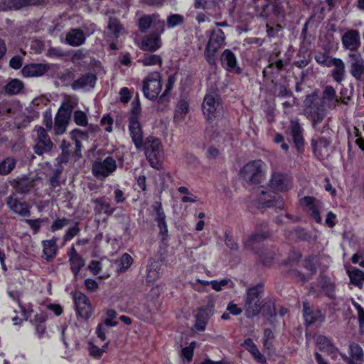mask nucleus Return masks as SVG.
Listing matches in <instances>:
<instances>
[{
  "instance_id": "obj_1",
  "label": "nucleus",
  "mask_w": 364,
  "mask_h": 364,
  "mask_svg": "<svg viewBox=\"0 0 364 364\" xmlns=\"http://www.w3.org/2000/svg\"><path fill=\"white\" fill-rule=\"evenodd\" d=\"M349 97L338 96L336 90L331 85L323 88L321 98L316 95H310L304 100V113L312 122L313 126L321 122L328 110L335 109L340 103L347 104Z\"/></svg>"
},
{
  "instance_id": "obj_2",
  "label": "nucleus",
  "mask_w": 364,
  "mask_h": 364,
  "mask_svg": "<svg viewBox=\"0 0 364 364\" xmlns=\"http://www.w3.org/2000/svg\"><path fill=\"white\" fill-rule=\"evenodd\" d=\"M262 291V285H257L247 289L244 304L247 317L252 318L259 313L262 307L260 298Z\"/></svg>"
},
{
  "instance_id": "obj_3",
  "label": "nucleus",
  "mask_w": 364,
  "mask_h": 364,
  "mask_svg": "<svg viewBox=\"0 0 364 364\" xmlns=\"http://www.w3.org/2000/svg\"><path fill=\"white\" fill-rule=\"evenodd\" d=\"M265 164L261 160H255L245 164L240 171L241 177L250 183H261Z\"/></svg>"
},
{
  "instance_id": "obj_4",
  "label": "nucleus",
  "mask_w": 364,
  "mask_h": 364,
  "mask_svg": "<svg viewBox=\"0 0 364 364\" xmlns=\"http://www.w3.org/2000/svg\"><path fill=\"white\" fill-rule=\"evenodd\" d=\"M224 41L225 34L221 30L212 31L205 50V59L210 65H215L216 53L223 45Z\"/></svg>"
},
{
  "instance_id": "obj_5",
  "label": "nucleus",
  "mask_w": 364,
  "mask_h": 364,
  "mask_svg": "<svg viewBox=\"0 0 364 364\" xmlns=\"http://www.w3.org/2000/svg\"><path fill=\"white\" fill-rule=\"evenodd\" d=\"M72 109L73 107L68 102L63 104L59 108L52 128L55 136L62 135L65 132L71 117Z\"/></svg>"
},
{
  "instance_id": "obj_6",
  "label": "nucleus",
  "mask_w": 364,
  "mask_h": 364,
  "mask_svg": "<svg viewBox=\"0 0 364 364\" xmlns=\"http://www.w3.org/2000/svg\"><path fill=\"white\" fill-rule=\"evenodd\" d=\"M203 112L207 120L213 122L221 114L220 97L215 93L207 94L203 103Z\"/></svg>"
},
{
  "instance_id": "obj_7",
  "label": "nucleus",
  "mask_w": 364,
  "mask_h": 364,
  "mask_svg": "<svg viewBox=\"0 0 364 364\" xmlns=\"http://www.w3.org/2000/svg\"><path fill=\"white\" fill-rule=\"evenodd\" d=\"M117 169V162L112 156L104 160L97 159L92 164V173L100 180H103L114 173Z\"/></svg>"
},
{
  "instance_id": "obj_8",
  "label": "nucleus",
  "mask_w": 364,
  "mask_h": 364,
  "mask_svg": "<svg viewBox=\"0 0 364 364\" xmlns=\"http://www.w3.org/2000/svg\"><path fill=\"white\" fill-rule=\"evenodd\" d=\"M140 113V108L138 104L134 106L132 115L129 119V129L130 135L132 138L136 146L139 148L143 144L142 131L140 124L138 121Z\"/></svg>"
},
{
  "instance_id": "obj_9",
  "label": "nucleus",
  "mask_w": 364,
  "mask_h": 364,
  "mask_svg": "<svg viewBox=\"0 0 364 364\" xmlns=\"http://www.w3.org/2000/svg\"><path fill=\"white\" fill-rule=\"evenodd\" d=\"M35 131L37 134L36 144L33 146L35 153L41 156L50 152L53 148V143L47 134L46 129L43 127H36Z\"/></svg>"
},
{
  "instance_id": "obj_10",
  "label": "nucleus",
  "mask_w": 364,
  "mask_h": 364,
  "mask_svg": "<svg viewBox=\"0 0 364 364\" xmlns=\"http://www.w3.org/2000/svg\"><path fill=\"white\" fill-rule=\"evenodd\" d=\"M300 203L306 213L310 215L317 223H321L322 219L320 216L321 211L323 208L321 201L313 197L306 196L301 199Z\"/></svg>"
},
{
  "instance_id": "obj_11",
  "label": "nucleus",
  "mask_w": 364,
  "mask_h": 364,
  "mask_svg": "<svg viewBox=\"0 0 364 364\" xmlns=\"http://www.w3.org/2000/svg\"><path fill=\"white\" fill-rule=\"evenodd\" d=\"M6 203L11 211L20 216L31 215V206L26 201L19 200L16 193H12L7 198Z\"/></svg>"
},
{
  "instance_id": "obj_12",
  "label": "nucleus",
  "mask_w": 364,
  "mask_h": 364,
  "mask_svg": "<svg viewBox=\"0 0 364 364\" xmlns=\"http://www.w3.org/2000/svg\"><path fill=\"white\" fill-rule=\"evenodd\" d=\"M143 91L146 98L151 100L157 98L159 93V73H152L146 78Z\"/></svg>"
},
{
  "instance_id": "obj_13",
  "label": "nucleus",
  "mask_w": 364,
  "mask_h": 364,
  "mask_svg": "<svg viewBox=\"0 0 364 364\" xmlns=\"http://www.w3.org/2000/svg\"><path fill=\"white\" fill-rule=\"evenodd\" d=\"M350 63V73L357 80H364V60L359 52L348 55Z\"/></svg>"
},
{
  "instance_id": "obj_14",
  "label": "nucleus",
  "mask_w": 364,
  "mask_h": 364,
  "mask_svg": "<svg viewBox=\"0 0 364 364\" xmlns=\"http://www.w3.org/2000/svg\"><path fill=\"white\" fill-rule=\"evenodd\" d=\"M146 156L150 165L156 168H159V140L149 137L146 142Z\"/></svg>"
},
{
  "instance_id": "obj_15",
  "label": "nucleus",
  "mask_w": 364,
  "mask_h": 364,
  "mask_svg": "<svg viewBox=\"0 0 364 364\" xmlns=\"http://www.w3.org/2000/svg\"><path fill=\"white\" fill-rule=\"evenodd\" d=\"M343 48L350 53L357 52L360 46V33L357 30L350 29L343 33L341 37Z\"/></svg>"
},
{
  "instance_id": "obj_16",
  "label": "nucleus",
  "mask_w": 364,
  "mask_h": 364,
  "mask_svg": "<svg viewBox=\"0 0 364 364\" xmlns=\"http://www.w3.org/2000/svg\"><path fill=\"white\" fill-rule=\"evenodd\" d=\"M73 299L78 314L88 318L92 314V306L88 298L82 293L77 291L73 294Z\"/></svg>"
},
{
  "instance_id": "obj_17",
  "label": "nucleus",
  "mask_w": 364,
  "mask_h": 364,
  "mask_svg": "<svg viewBox=\"0 0 364 364\" xmlns=\"http://www.w3.org/2000/svg\"><path fill=\"white\" fill-rule=\"evenodd\" d=\"M257 191V201L262 207H282V203L277 200V195L274 193L269 191L264 187L258 188Z\"/></svg>"
},
{
  "instance_id": "obj_18",
  "label": "nucleus",
  "mask_w": 364,
  "mask_h": 364,
  "mask_svg": "<svg viewBox=\"0 0 364 364\" xmlns=\"http://www.w3.org/2000/svg\"><path fill=\"white\" fill-rule=\"evenodd\" d=\"M222 66L228 71L240 74L242 72L235 55L229 49L225 50L220 57Z\"/></svg>"
},
{
  "instance_id": "obj_19",
  "label": "nucleus",
  "mask_w": 364,
  "mask_h": 364,
  "mask_svg": "<svg viewBox=\"0 0 364 364\" xmlns=\"http://www.w3.org/2000/svg\"><path fill=\"white\" fill-rule=\"evenodd\" d=\"M269 186L274 191H287L291 186V178L287 175L274 173L269 181Z\"/></svg>"
},
{
  "instance_id": "obj_20",
  "label": "nucleus",
  "mask_w": 364,
  "mask_h": 364,
  "mask_svg": "<svg viewBox=\"0 0 364 364\" xmlns=\"http://www.w3.org/2000/svg\"><path fill=\"white\" fill-rule=\"evenodd\" d=\"M349 355H343L347 364H363L364 352L361 346L357 343H351L348 348Z\"/></svg>"
},
{
  "instance_id": "obj_21",
  "label": "nucleus",
  "mask_w": 364,
  "mask_h": 364,
  "mask_svg": "<svg viewBox=\"0 0 364 364\" xmlns=\"http://www.w3.org/2000/svg\"><path fill=\"white\" fill-rule=\"evenodd\" d=\"M330 67H333L331 75L338 84L341 83L346 77V65L344 61L338 58H333Z\"/></svg>"
},
{
  "instance_id": "obj_22",
  "label": "nucleus",
  "mask_w": 364,
  "mask_h": 364,
  "mask_svg": "<svg viewBox=\"0 0 364 364\" xmlns=\"http://www.w3.org/2000/svg\"><path fill=\"white\" fill-rule=\"evenodd\" d=\"M49 70V66L45 64H30L24 66L22 74L24 77H38L43 75Z\"/></svg>"
},
{
  "instance_id": "obj_23",
  "label": "nucleus",
  "mask_w": 364,
  "mask_h": 364,
  "mask_svg": "<svg viewBox=\"0 0 364 364\" xmlns=\"http://www.w3.org/2000/svg\"><path fill=\"white\" fill-rule=\"evenodd\" d=\"M97 77L92 73H86L72 83L74 90L83 88H92L95 86Z\"/></svg>"
},
{
  "instance_id": "obj_24",
  "label": "nucleus",
  "mask_w": 364,
  "mask_h": 364,
  "mask_svg": "<svg viewBox=\"0 0 364 364\" xmlns=\"http://www.w3.org/2000/svg\"><path fill=\"white\" fill-rule=\"evenodd\" d=\"M65 41L72 46H79L85 43V36L82 30L74 28L67 33Z\"/></svg>"
},
{
  "instance_id": "obj_25",
  "label": "nucleus",
  "mask_w": 364,
  "mask_h": 364,
  "mask_svg": "<svg viewBox=\"0 0 364 364\" xmlns=\"http://www.w3.org/2000/svg\"><path fill=\"white\" fill-rule=\"evenodd\" d=\"M291 136L298 151H300L304 144L302 128L297 121L292 120L290 124Z\"/></svg>"
},
{
  "instance_id": "obj_26",
  "label": "nucleus",
  "mask_w": 364,
  "mask_h": 364,
  "mask_svg": "<svg viewBox=\"0 0 364 364\" xmlns=\"http://www.w3.org/2000/svg\"><path fill=\"white\" fill-rule=\"evenodd\" d=\"M189 112V102L186 98L181 99L175 109L174 119L177 123L183 122Z\"/></svg>"
},
{
  "instance_id": "obj_27",
  "label": "nucleus",
  "mask_w": 364,
  "mask_h": 364,
  "mask_svg": "<svg viewBox=\"0 0 364 364\" xmlns=\"http://www.w3.org/2000/svg\"><path fill=\"white\" fill-rule=\"evenodd\" d=\"M303 306L304 317L306 323L310 325L316 322L321 323L323 321V316L321 311H309L310 310V306L307 302H304Z\"/></svg>"
},
{
  "instance_id": "obj_28",
  "label": "nucleus",
  "mask_w": 364,
  "mask_h": 364,
  "mask_svg": "<svg viewBox=\"0 0 364 364\" xmlns=\"http://www.w3.org/2000/svg\"><path fill=\"white\" fill-rule=\"evenodd\" d=\"M11 183L15 191L14 193H16V195L17 193L24 194L28 193L32 186V183L25 178L14 179Z\"/></svg>"
},
{
  "instance_id": "obj_29",
  "label": "nucleus",
  "mask_w": 364,
  "mask_h": 364,
  "mask_svg": "<svg viewBox=\"0 0 364 364\" xmlns=\"http://www.w3.org/2000/svg\"><path fill=\"white\" fill-rule=\"evenodd\" d=\"M24 85L22 81L14 78L10 80L4 86L5 92L9 95H18L23 89Z\"/></svg>"
},
{
  "instance_id": "obj_30",
  "label": "nucleus",
  "mask_w": 364,
  "mask_h": 364,
  "mask_svg": "<svg viewBox=\"0 0 364 364\" xmlns=\"http://www.w3.org/2000/svg\"><path fill=\"white\" fill-rule=\"evenodd\" d=\"M159 46V38L158 33H153L142 41L141 48L144 50L154 51Z\"/></svg>"
},
{
  "instance_id": "obj_31",
  "label": "nucleus",
  "mask_w": 364,
  "mask_h": 364,
  "mask_svg": "<svg viewBox=\"0 0 364 364\" xmlns=\"http://www.w3.org/2000/svg\"><path fill=\"white\" fill-rule=\"evenodd\" d=\"M93 203L95 204V210L98 213H104L110 215L114 211V208L111 207L105 198H96L93 200Z\"/></svg>"
},
{
  "instance_id": "obj_32",
  "label": "nucleus",
  "mask_w": 364,
  "mask_h": 364,
  "mask_svg": "<svg viewBox=\"0 0 364 364\" xmlns=\"http://www.w3.org/2000/svg\"><path fill=\"white\" fill-rule=\"evenodd\" d=\"M56 241L50 240L43 242V254L47 260L53 259L56 255Z\"/></svg>"
},
{
  "instance_id": "obj_33",
  "label": "nucleus",
  "mask_w": 364,
  "mask_h": 364,
  "mask_svg": "<svg viewBox=\"0 0 364 364\" xmlns=\"http://www.w3.org/2000/svg\"><path fill=\"white\" fill-rule=\"evenodd\" d=\"M70 270L74 275L75 279H77L80 269L85 265V259L81 257L69 259Z\"/></svg>"
},
{
  "instance_id": "obj_34",
  "label": "nucleus",
  "mask_w": 364,
  "mask_h": 364,
  "mask_svg": "<svg viewBox=\"0 0 364 364\" xmlns=\"http://www.w3.org/2000/svg\"><path fill=\"white\" fill-rule=\"evenodd\" d=\"M122 31L123 28L118 20L115 18H109V21L107 25V32L111 36L118 38L122 33Z\"/></svg>"
},
{
  "instance_id": "obj_35",
  "label": "nucleus",
  "mask_w": 364,
  "mask_h": 364,
  "mask_svg": "<svg viewBox=\"0 0 364 364\" xmlns=\"http://www.w3.org/2000/svg\"><path fill=\"white\" fill-rule=\"evenodd\" d=\"M133 259L132 257L127 254L124 253L122 255V257L116 261V264L118 265L117 272L122 273L127 271L132 264Z\"/></svg>"
},
{
  "instance_id": "obj_36",
  "label": "nucleus",
  "mask_w": 364,
  "mask_h": 364,
  "mask_svg": "<svg viewBox=\"0 0 364 364\" xmlns=\"http://www.w3.org/2000/svg\"><path fill=\"white\" fill-rule=\"evenodd\" d=\"M283 66V61L282 60L274 61L271 57L267 68H264L262 71L264 77H266L269 73H273L274 69L278 73L282 69Z\"/></svg>"
},
{
  "instance_id": "obj_37",
  "label": "nucleus",
  "mask_w": 364,
  "mask_h": 364,
  "mask_svg": "<svg viewBox=\"0 0 364 364\" xmlns=\"http://www.w3.org/2000/svg\"><path fill=\"white\" fill-rule=\"evenodd\" d=\"M16 161L13 158H6L0 162V174L7 175L14 168Z\"/></svg>"
},
{
  "instance_id": "obj_38",
  "label": "nucleus",
  "mask_w": 364,
  "mask_h": 364,
  "mask_svg": "<svg viewBox=\"0 0 364 364\" xmlns=\"http://www.w3.org/2000/svg\"><path fill=\"white\" fill-rule=\"evenodd\" d=\"M349 277L350 282L356 285L361 284L364 281V272L359 269H354L349 272Z\"/></svg>"
},
{
  "instance_id": "obj_39",
  "label": "nucleus",
  "mask_w": 364,
  "mask_h": 364,
  "mask_svg": "<svg viewBox=\"0 0 364 364\" xmlns=\"http://www.w3.org/2000/svg\"><path fill=\"white\" fill-rule=\"evenodd\" d=\"M330 145V141L326 138H319L318 139L312 140V146L315 151L322 153L323 149H327Z\"/></svg>"
},
{
  "instance_id": "obj_40",
  "label": "nucleus",
  "mask_w": 364,
  "mask_h": 364,
  "mask_svg": "<svg viewBox=\"0 0 364 364\" xmlns=\"http://www.w3.org/2000/svg\"><path fill=\"white\" fill-rule=\"evenodd\" d=\"M159 277V273L157 270V265L151 264L148 269L146 275V282L149 284H154Z\"/></svg>"
},
{
  "instance_id": "obj_41",
  "label": "nucleus",
  "mask_w": 364,
  "mask_h": 364,
  "mask_svg": "<svg viewBox=\"0 0 364 364\" xmlns=\"http://www.w3.org/2000/svg\"><path fill=\"white\" fill-rule=\"evenodd\" d=\"M196 7L203 9L206 11H210L215 6V0H196Z\"/></svg>"
},
{
  "instance_id": "obj_42",
  "label": "nucleus",
  "mask_w": 364,
  "mask_h": 364,
  "mask_svg": "<svg viewBox=\"0 0 364 364\" xmlns=\"http://www.w3.org/2000/svg\"><path fill=\"white\" fill-rule=\"evenodd\" d=\"M74 121L80 126H86L87 124V117L86 114L80 110L75 111L74 113Z\"/></svg>"
},
{
  "instance_id": "obj_43",
  "label": "nucleus",
  "mask_w": 364,
  "mask_h": 364,
  "mask_svg": "<svg viewBox=\"0 0 364 364\" xmlns=\"http://www.w3.org/2000/svg\"><path fill=\"white\" fill-rule=\"evenodd\" d=\"M314 58L318 64L323 66L330 67L333 57L321 53L315 55Z\"/></svg>"
},
{
  "instance_id": "obj_44",
  "label": "nucleus",
  "mask_w": 364,
  "mask_h": 364,
  "mask_svg": "<svg viewBox=\"0 0 364 364\" xmlns=\"http://www.w3.org/2000/svg\"><path fill=\"white\" fill-rule=\"evenodd\" d=\"M266 237L264 233H255L252 235L248 237L247 240L245 241V245L248 249H252V245L255 242H259L261 239Z\"/></svg>"
},
{
  "instance_id": "obj_45",
  "label": "nucleus",
  "mask_w": 364,
  "mask_h": 364,
  "mask_svg": "<svg viewBox=\"0 0 364 364\" xmlns=\"http://www.w3.org/2000/svg\"><path fill=\"white\" fill-rule=\"evenodd\" d=\"M196 343L192 341L188 346L182 349V356L186 358L188 361L192 359L193 355V350L196 348Z\"/></svg>"
},
{
  "instance_id": "obj_46",
  "label": "nucleus",
  "mask_w": 364,
  "mask_h": 364,
  "mask_svg": "<svg viewBox=\"0 0 364 364\" xmlns=\"http://www.w3.org/2000/svg\"><path fill=\"white\" fill-rule=\"evenodd\" d=\"M153 24V20L150 16H145L139 19V26L142 31H145Z\"/></svg>"
},
{
  "instance_id": "obj_47",
  "label": "nucleus",
  "mask_w": 364,
  "mask_h": 364,
  "mask_svg": "<svg viewBox=\"0 0 364 364\" xmlns=\"http://www.w3.org/2000/svg\"><path fill=\"white\" fill-rule=\"evenodd\" d=\"M146 66L154 65L159 63V57L157 55H147L141 60Z\"/></svg>"
},
{
  "instance_id": "obj_48",
  "label": "nucleus",
  "mask_w": 364,
  "mask_h": 364,
  "mask_svg": "<svg viewBox=\"0 0 364 364\" xmlns=\"http://www.w3.org/2000/svg\"><path fill=\"white\" fill-rule=\"evenodd\" d=\"M88 350L90 355L94 357L95 358H100L105 352V350L102 348H100L97 346H95L92 343H90Z\"/></svg>"
},
{
  "instance_id": "obj_49",
  "label": "nucleus",
  "mask_w": 364,
  "mask_h": 364,
  "mask_svg": "<svg viewBox=\"0 0 364 364\" xmlns=\"http://www.w3.org/2000/svg\"><path fill=\"white\" fill-rule=\"evenodd\" d=\"M203 310L197 316L195 327L198 331H203L206 326V318L203 317Z\"/></svg>"
},
{
  "instance_id": "obj_50",
  "label": "nucleus",
  "mask_w": 364,
  "mask_h": 364,
  "mask_svg": "<svg viewBox=\"0 0 364 364\" xmlns=\"http://www.w3.org/2000/svg\"><path fill=\"white\" fill-rule=\"evenodd\" d=\"M43 221V219L38 218L35 220L32 219H26L25 222L30 226V228L33 230L34 233L38 232L41 228V223Z\"/></svg>"
},
{
  "instance_id": "obj_51",
  "label": "nucleus",
  "mask_w": 364,
  "mask_h": 364,
  "mask_svg": "<svg viewBox=\"0 0 364 364\" xmlns=\"http://www.w3.org/2000/svg\"><path fill=\"white\" fill-rule=\"evenodd\" d=\"M45 0H9V3L12 4L15 6H21L24 4H36L43 2Z\"/></svg>"
},
{
  "instance_id": "obj_52",
  "label": "nucleus",
  "mask_w": 364,
  "mask_h": 364,
  "mask_svg": "<svg viewBox=\"0 0 364 364\" xmlns=\"http://www.w3.org/2000/svg\"><path fill=\"white\" fill-rule=\"evenodd\" d=\"M183 21V17L178 14H173L168 18V25L169 27L173 28L179 25Z\"/></svg>"
},
{
  "instance_id": "obj_53",
  "label": "nucleus",
  "mask_w": 364,
  "mask_h": 364,
  "mask_svg": "<svg viewBox=\"0 0 364 364\" xmlns=\"http://www.w3.org/2000/svg\"><path fill=\"white\" fill-rule=\"evenodd\" d=\"M228 283V279H222L219 282L216 281V280H213V281H211L210 282H204V284H210L212 285V288L218 291H220L222 289V287L227 285Z\"/></svg>"
},
{
  "instance_id": "obj_54",
  "label": "nucleus",
  "mask_w": 364,
  "mask_h": 364,
  "mask_svg": "<svg viewBox=\"0 0 364 364\" xmlns=\"http://www.w3.org/2000/svg\"><path fill=\"white\" fill-rule=\"evenodd\" d=\"M80 232V229L78 228L77 224H75L74 226L70 228L65 235V240H70L75 236H76Z\"/></svg>"
},
{
  "instance_id": "obj_55",
  "label": "nucleus",
  "mask_w": 364,
  "mask_h": 364,
  "mask_svg": "<svg viewBox=\"0 0 364 364\" xmlns=\"http://www.w3.org/2000/svg\"><path fill=\"white\" fill-rule=\"evenodd\" d=\"M353 306L358 312V317L360 327L363 328L364 326V309L360 304H358L357 303H354Z\"/></svg>"
},
{
  "instance_id": "obj_56",
  "label": "nucleus",
  "mask_w": 364,
  "mask_h": 364,
  "mask_svg": "<svg viewBox=\"0 0 364 364\" xmlns=\"http://www.w3.org/2000/svg\"><path fill=\"white\" fill-rule=\"evenodd\" d=\"M68 224V220L65 218L56 220L51 225L52 231H56L65 227Z\"/></svg>"
},
{
  "instance_id": "obj_57",
  "label": "nucleus",
  "mask_w": 364,
  "mask_h": 364,
  "mask_svg": "<svg viewBox=\"0 0 364 364\" xmlns=\"http://www.w3.org/2000/svg\"><path fill=\"white\" fill-rule=\"evenodd\" d=\"M88 269L94 274H97L102 269L101 263L97 260H92L88 266Z\"/></svg>"
},
{
  "instance_id": "obj_58",
  "label": "nucleus",
  "mask_w": 364,
  "mask_h": 364,
  "mask_svg": "<svg viewBox=\"0 0 364 364\" xmlns=\"http://www.w3.org/2000/svg\"><path fill=\"white\" fill-rule=\"evenodd\" d=\"M12 112L11 105L6 101L0 102V114L5 115Z\"/></svg>"
},
{
  "instance_id": "obj_59",
  "label": "nucleus",
  "mask_w": 364,
  "mask_h": 364,
  "mask_svg": "<svg viewBox=\"0 0 364 364\" xmlns=\"http://www.w3.org/2000/svg\"><path fill=\"white\" fill-rule=\"evenodd\" d=\"M113 123V120L112 119L109 117V116H106V117H102V119H101V124L102 125H105V130L106 132H111L112 130V124Z\"/></svg>"
},
{
  "instance_id": "obj_60",
  "label": "nucleus",
  "mask_w": 364,
  "mask_h": 364,
  "mask_svg": "<svg viewBox=\"0 0 364 364\" xmlns=\"http://www.w3.org/2000/svg\"><path fill=\"white\" fill-rule=\"evenodd\" d=\"M9 65L15 70L19 69L22 66V58L20 56L13 57L10 60Z\"/></svg>"
},
{
  "instance_id": "obj_61",
  "label": "nucleus",
  "mask_w": 364,
  "mask_h": 364,
  "mask_svg": "<svg viewBox=\"0 0 364 364\" xmlns=\"http://www.w3.org/2000/svg\"><path fill=\"white\" fill-rule=\"evenodd\" d=\"M43 124L46 126L48 131L52 130L53 120L50 112H46L43 118Z\"/></svg>"
},
{
  "instance_id": "obj_62",
  "label": "nucleus",
  "mask_w": 364,
  "mask_h": 364,
  "mask_svg": "<svg viewBox=\"0 0 364 364\" xmlns=\"http://www.w3.org/2000/svg\"><path fill=\"white\" fill-rule=\"evenodd\" d=\"M107 332V328H105V325L102 323H100L96 329V333L101 340L105 341L106 339L105 333Z\"/></svg>"
},
{
  "instance_id": "obj_63",
  "label": "nucleus",
  "mask_w": 364,
  "mask_h": 364,
  "mask_svg": "<svg viewBox=\"0 0 364 364\" xmlns=\"http://www.w3.org/2000/svg\"><path fill=\"white\" fill-rule=\"evenodd\" d=\"M85 286L89 291H95L98 289V284L95 279H87L85 281Z\"/></svg>"
},
{
  "instance_id": "obj_64",
  "label": "nucleus",
  "mask_w": 364,
  "mask_h": 364,
  "mask_svg": "<svg viewBox=\"0 0 364 364\" xmlns=\"http://www.w3.org/2000/svg\"><path fill=\"white\" fill-rule=\"evenodd\" d=\"M219 150L213 146L209 147L206 152V156L209 159H215L219 156Z\"/></svg>"
}]
</instances>
